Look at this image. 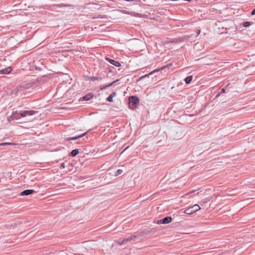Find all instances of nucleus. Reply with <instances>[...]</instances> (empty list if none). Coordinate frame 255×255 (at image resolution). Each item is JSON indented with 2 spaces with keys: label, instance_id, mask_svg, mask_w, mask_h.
I'll list each match as a JSON object with an SVG mask.
<instances>
[{
  "label": "nucleus",
  "instance_id": "15",
  "mask_svg": "<svg viewBox=\"0 0 255 255\" xmlns=\"http://www.w3.org/2000/svg\"><path fill=\"white\" fill-rule=\"evenodd\" d=\"M79 153L78 149H74L71 152V155L72 156H75Z\"/></svg>",
  "mask_w": 255,
  "mask_h": 255
},
{
  "label": "nucleus",
  "instance_id": "8",
  "mask_svg": "<svg viewBox=\"0 0 255 255\" xmlns=\"http://www.w3.org/2000/svg\"><path fill=\"white\" fill-rule=\"evenodd\" d=\"M35 192L33 190L27 189L21 192L20 194L21 196L28 195Z\"/></svg>",
  "mask_w": 255,
  "mask_h": 255
},
{
  "label": "nucleus",
  "instance_id": "14",
  "mask_svg": "<svg viewBox=\"0 0 255 255\" xmlns=\"http://www.w3.org/2000/svg\"><path fill=\"white\" fill-rule=\"evenodd\" d=\"M10 71H11V69L9 67H8L7 68L2 69L1 70V72H2V73H4V74H8L10 73Z\"/></svg>",
  "mask_w": 255,
  "mask_h": 255
},
{
  "label": "nucleus",
  "instance_id": "6",
  "mask_svg": "<svg viewBox=\"0 0 255 255\" xmlns=\"http://www.w3.org/2000/svg\"><path fill=\"white\" fill-rule=\"evenodd\" d=\"M172 221V218L168 216L164 218L163 219L158 221V224H166L170 223Z\"/></svg>",
  "mask_w": 255,
  "mask_h": 255
},
{
  "label": "nucleus",
  "instance_id": "21",
  "mask_svg": "<svg viewBox=\"0 0 255 255\" xmlns=\"http://www.w3.org/2000/svg\"><path fill=\"white\" fill-rule=\"evenodd\" d=\"M225 93V88H223L221 90V92L220 93H219L217 95H216V97L219 96V95H220L221 93Z\"/></svg>",
  "mask_w": 255,
  "mask_h": 255
},
{
  "label": "nucleus",
  "instance_id": "7",
  "mask_svg": "<svg viewBox=\"0 0 255 255\" xmlns=\"http://www.w3.org/2000/svg\"><path fill=\"white\" fill-rule=\"evenodd\" d=\"M106 60L108 61H109L111 64H112L113 65H115L116 67H120L121 65V64L120 62H119L118 61H115L113 59H111L109 58H106Z\"/></svg>",
  "mask_w": 255,
  "mask_h": 255
},
{
  "label": "nucleus",
  "instance_id": "11",
  "mask_svg": "<svg viewBox=\"0 0 255 255\" xmlns=\"http://www.w3.org/2000/svg\"><path fill=\"white\" fill-rule=\"evenodd\" d=\"M116 96V93L113 92L107 98V101L108 102H113V98Z\"/></svg>",
  "mask_w": 255,
  "mask_h": 255
},
{
  "label": "nucleus",
  "instance_id": "12",
  "mask_svg": "<svg viewBox=\"0 0 255 255\" xmlns=\"http://www.w3.org/2000/svg\"><path fill=\"white\" fill-rule=\"evenodd\" d=\"M159 71V69H156V70H153V71L150 72L149 73L144 75V77L146 78V77H149V76H151L154 73H155L156 72H158Z\"/></svg>",
  "mask_w": 255,
  "mask_h": 255
},
{
  "label": "nucleus",
  "instance_id": "10",
  "mask_svg": "<svg viewBox=\"0 0 255 255\" xmlns=\"http://www.w3.org/2000/svg\"><path fill=\"white\" fill-rule=\"evenodd\" d=\"M117 81H118V80H115V81H113V82L109 84L108 85H106L105 86H103V87L101 86L100 89H101V90H103V89H106V88H107L108 87H111V86H113Z\"/></svg>",
  "mask_w": 255,
  "mask_h": 255
},
{
  "label": "nucleus",
  "instance_id": "20",
  "mask_svg": "<svg viewBox=\"0 0 255 255\" xmlns=\"http://www.w3.org/2000/svg\"><path fill=\"white\" fill-rule=\"evenodd\" d=\"M90 79H91V80H93V81H95V80H101L102 79V78H100V77H94V76L90 77Z\"/></svg>",
  "mask_w": 255,
  "mask_h": 255
},
{
  "label": "nucleus",
  "instance_id": "3",
  "mask_svg": "<svg viewBox=\"0 0 255 255\" xmlns=\"http://www.w3.org/2000/svg\"><path fill=\"white\" fill-rule=\"evenodd\" d=\"M26 86H20L15 88L12 92L11 94L13 95H23L22 92L27 88Z\"/></svg>",
  "mask_w": 255,
  "mask_h": 255
},
{
  "label": "nucleus",
  "instance_id": "9",
  "mask_svg": "<svg viewBox=\"0 0 255 255\" xmlns=\"http://www.w3.org/2000/svg\"><path fill=\"white\" fill-rule=\"evenodd\" d=\"M88 133V132H86L82 134H80L79 135H78V136H74V137H69L67 139V140H76V139H78L81 137H82L83 136H84V135H85L87 133Z\"/></svg>",
  "mask_w": 255,
  "mask_h": 255
},
{
  "label": "nucleus",
  "instance_id": "26",
  "mask_svg": "<svg viewBox=\"0 0 255 255\" xmlns=\"http://www.w3.org/2000/svg\"><path fill=\"white\" fill-rule=\"evenodd\" d=\"M200 33V30H198V32H197V35L196 36H197Z\"/></svg>",
  "mask_w": 255,
  "mask_h": 255
},
{
  "label": "nucleus",
  "instance_id": "22",
  "mask_svg": "<svg viewBox=\"0 0 255 255\" xmlns=\"http://www.w3.org/2000/svg\"><path fill=\"white\" fill-rule=\"evenodd\" d=\"M123 173V170L121 169H118L117 171L116 175H120Z\"/></svg>",
  "mask_w": 255,
  "mask_h": 255
},
{
  "label": "nucleus",
  "instance_id": "18",
  "mask_svg": "<svg viewBox=\"0 0 255 255\" xmlns=\"http://www.w3.org/2000/svg\"><path fill=\"white\" fill-rule=\"evenodd\" d=\"M252 24V22H249V21H246V22H244L243 23V25L244 26V27H249Z\"/></svg>",
  "mask_w": 255,
  "mask_h": 255
},
{
  "label": "nucleus",
  "instance_id": "16",
  "mask_svg": "<svg viewBox=\"0 0 255 255\" xmlns=\"http://www.w3.org/2000/svg\"><path fill=\"white\" fill-rule=\"evenodd\" d=\"M192 76H190L187 77L185 78V81L186 83L189 84L190 83V82L192 81Z\"/></svg>",
  "mask_w": 255,
  "mask_h": 255
},
{
  "label": "nucleus",
  "instance_id": "5",
  "mask_svg": "<svg viewBox=\"0 0 255 255\" xmlns=\"http://www.w3.org/2000/svg\"><path fill=\"white\" fill-rule=\"evenodd\" d=\"M36 112L34 111H20L19 114L22 117H25L28 116H32Z\"/></svg>",
  "mask_w": 255,
  "mask_h": 255
},
{
  "label": "nucleus",
  "instance_id": "25",
  "mask_svg": "<svg viewBox=\"0 0 255 255\" xmlns=\"http://www.w3.org/2000/svg\"><path fill=\"white\" fill-rule=\"evenodd\" d=\"M252 15H255V9H254L253 10V11H252Z\"/></svg>",
  "mask_w": 255,
  "mask_h": 255
},
{
  "label": "nucleus",
  "instance_id": "17",
  "mask_svg": "<svg viewBox=\"0 0 255 255\" xmlns=\"http://www.w3.org/2000/svg\"><path fill=\"white\" fill-rule=\"evenodd\" d=\"M210 200H211V198H206L204 199V200L201 201V205H203L206 203H207L208 202H209Z\"/></svg>",
  "mask_w": 255,
  "mask_h": 255
},
{
  "label": "nucleus",
  "instance_id": "24",
  "mask_svg": "<svg viewBox=\"0 0 255 255\" xmlns=\"http://www.w3.org/2000/svg\"><path fill=\"white\" fill-rule=\"evenodd\" d=\"M171 64H169V65H167V66H164V67H162V68H161V69L162 70V69H164L165 67H168V66H170Z\"/></svg>",
  "mask_w": 255,
  "mask_h": 255
},
{
  "label": "nucleus",
  "instance_id": "23",
  "mask_svg": "<svg viewBox=\"0 0 255 255\" xmlns=\"http://www.w3.org/2000/svg\"><path fill=\"white\" fill-rule=\"evenodd\" d=\"M66 167V165H65V163H62L61 164V166H60V169H62V168H65Z\"/></svg>",
  "mask_w": 255,
  "mask_h": 255
},
{
  "label": "nucleus",
  "instance_id": "19",
  "mask_svg": "<svg viewBox=\"0 0 255 255\" xmlns=\"http://www.w3.org/2000/svg\"><path fill=\"white\" fill-rule=\"evenodd\" d=\"M13 144H15L12 142H3V143H0V146L7 145H13Z\"/></svg>",
  "mask_w": 255,
  "mask_h": 255
},
{
  "label": "nucleus",
  "instance_id": "4",
  "mask_svg": "<svg viewBox=\"0 0 255 255\" xmlns=\"http://www.w3.org/2000/svg\"><path fill=\"white\" fill-rule=\"evenodd\" d=\"M135 236H131L126 239H120L119 240L118 242L120 245H125L128 243L129 242H130V241H131L132 240H133V239L135 238Z\"/></svg>",
  "mask_w": 255,
  "mask_h": 255
},
{
  "label": "nucleus",
  "instance_id": "1",
  "mask_svg": "<svg viewBox=\"0 0 255 255\" xmlns=\"http://www.w3.org/2000/svg\"><path fill=\"white\" fill-rule=\"evenodd\" d=\"M139 103V99L135 96H131L129 98V107L134 109Z\"/></svg>",
  "mask_w": 255,
  "mask_h": 255
},
{
  "label": "nucleus",
  "instance_id": "13",
  "mask_svg": "<svg viewBox=\"0 0 255 255\" xmlns=\"http://www.w3.org/2000/svg\"><path fill=\"white\" fill-rule=\"evenodd\" d=\"M93 98V96L91 94L87 95L83 97V100L84 101H89Z\"/></svg>",
  "mask_w": 255,
  "mask_h": 255
},
{
  "label": "nucleus",
  "instance_id": "2",
  "mask_svg": "<svg viewBox=\"0 0 255 255\" xmlns=\"http://www.w3.org/2000/svg\"><path fill=\"white\" fill-rule=\"evenodd\" d=\"M200 209L201 208L199 206V205H198V204H195L193 206L186 209L184 211V213L186 214L190 215L199 211Z\"/></svg>",
  "mask_w": 255,
  "mask_h": 255
}]
</instances>
